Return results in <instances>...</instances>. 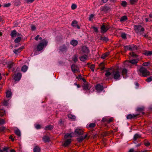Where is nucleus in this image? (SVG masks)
I'll use <instances>...</instances> for the list:
<instances>
[{
    "label": "nucleus",
    "mask_w": 152,
    "mask_h": 152,
    "mask_svg": "<svg viewBox=\"0 0 152 152\" xmlns=\"http://www.w3.org/2000/svg\"><path fill=\"white\" fill-rule=\"evenodd\" d=\"M139 61L138 59H133L129 61H126L124 63V64L126 66H129V67H132V64L136 65Z\"/></svg>",
    "instance_id": "f257e3e1"
},
{
    "label": "nucleus",
    "mask_w": 152,
    "mask_h": 152,
    "mask_svg": "<svg viewBox=\"0 0 152 152\" xmlns=\"http://www.w3.org/2000/svg\"><path fill=\"white\" fill-rule=\"evenodd\" d=\"M48 42L45 39L42 40V41L39 44L37 47V49L38 51L41 50L43 48L44 45L46 46Z\"/></svg>",
    "instance_id": "f03ea898"
},
{
    "label": "nucleus",
    "mask_w": 152,
    "mask_h": 152,
    "mask_svg": "<svg viewBox=\"0 0 152 152\" xmlns=\"http://www.w3.org/2000/svg\"><path fill=\"white\" fill-rule=\"evenodd\" d=\"M139 72L142 74V76L144 77H147L150 75L149 72L143 67H142L140 69Z\"/></svg>",
    "instance_id": "7ed1b4c3"
},
{
    "label": "nucleus",
    "mask_w": 152,
    "mask_h": 152,
    "mask_svg": "<svg viewBox=\"0 0 152 152\" xmlns=\"http://www.w3.org/2000/svg\"><path fill=\"white\" fill-rule=\"evenodd\" d=\"M112 75L113 76L115 80L119 79L120 77V73L117 69L113 70L112 72Z\"/></svg>",
    "instance_id": "20e7f679"
},
{
    "label": "nucleus",
    "mask_w": 152,
    "mask_h": 152,
    "mask_svg": "<svg viewBox=\"0 0 152 152\" xmlns=\"http://www.w3.org/2000/svg\"><path fill=\"white\" fill-rule=\"evenodd\" d=\"M134 29L137 33L143 32L145 30L144 28L142 27L140 25H134Z\"/></svg>",
    "instance_id": "39448f33"
},
{
    "label": "nucleus",
    "mask_w": 152,
    "mask_h": 152,
    "mask_svg": "<svg viewBox=\"0 0 152 152\" xmlns=\"http://www.w3.org/2000/svg\"><path fill=\"white\" fill-rule=\"evenodd\" d=\"M22 75L20 73H18L15 74L13 76V79L15 81H19Z\"/></svg>",
    "instance_id": "423d86ee"
},
{
    "label": "nucleus",
    "mask_w": 152,
    "mask_h": 152,
    "mask_svg": "<svg viewBox=\"0 0 152 152\" xmlns=\"http://www.w3.org/2000/svg\"><path fill=\"white\" fill-rule=\"evenodd\" d=\"M110 28V27L107 25L105 26L104 25H102V26L101 29L102 33H105Z\"/></svg>",
    "instance_id": "0eeeda50"
},
{
    "label": "nucleus",
    "mask_w": 152,
    "mask_h": 152,
    "mask_svg": "<svg viewBox=\"0 0 152 152\" xmlns=\"http://www.w3.org/2000/svg\"><path fill=\"white\" fill-rule=\"evenodd\" d=\"M95 89L98 92H100L102 91L104 88L103 86L100 84H98L96 86Z\"/></svg>",
    "instance_id": "6e6552de"
},
{
    "label": "nucleus",
    "mask_w": 152,
    "mask_h": 152,
    "mask_svg": "<svg viewBox=\"0 0 152 152\" xmlns=\"http://www.w3.org/2000/svg\"><path fill=\"white\" fill-rule=\"evenodd\" d=\"M76 136L82 135L83 133V131L80 129H76L74 132Z\"/></svg>",
    "instance_id": "1a4fd4ad"
},
{
    "label": "nucleus",
    "mask_w": 152,
    "mask_h": 152,
    "mask_svg": "<svg viewBox=\"0 0 152 152\" xmlns=\"http://www.w3.org/2000/svg\"><path fill=\"white\" fill-rule=\"evenodd\" d=\"M71 68L72 71L74 73L79 72V70L77 66L75 64H72L71 66Z\"/></svg>",
    "instance_id": "9d476101"
},
{
    "label": "nucleus",
    "mask_w": 152,
    "mask_h": 152,
    "mask_svg": "<svg viewBox=\"0 0 152 152\" xmlns=\"http://www.w3.org/2000/svg\"><path fill=\"white\" fill-rule=\"evenodd\" d=\"M139 115V114H130L126 116V118L128 119H130L132 118H135L137 116Z\"/></svg>",
    "instance_id": "9b49d317"
},
{
    "label": "nucleus",
    "mask_w": 152,
    "mask_h": 152,
    "mask_svg": "<svg viewBox=\"0 0 152 152\" xmlns=\"http://www.w3.org/2000/svg\"><path fill=\"white\" fill-rule=\"evenodd\" d=\"M82 52L86 55L88 54L89 52V50L88 47L86 46H83L82 48Z\"/></svg>",
    "instance_id": "f8f14e48"
},
{
    "label": "nucleus",
    "mask_w": 152,
    "mask_h": 152,
    "mask_svg": "<svg viewBox=\"0 0 152 152\" xmlns=\"http://www.w3.org/2000/svg\"><path fill=\"white\" fill-rule=\"evenodd\" d=\"M83 87V89L85 90H89L91 88L90 85L88 84H85Z\"/></svg>",
    "instance_id": "ddd939ff"
},
{
    "label": "nucleus",
    "mask_w": 152,
    "mask_h": 152,
    "mask_svg": "<svg viewBox=\"0 0 152 152\" xmlns=\"http://www.w3.org/2000/svg\"><path fill=\"white\" fill-rule=\"evenodd\" d=\"M71 142V139H68L66 140L63 144V146L65 147H67L69 145Z\"/></svg>",
    "instance_id": "4468645a"
},
{
    "label": "nucleus",
    "mask_w": 152,
    "mask_h": 152,
    "mask_svg": "<svg viewBox=\"0 0 152 152\" xmlns=\"http://www.w3.org/2000/svg\"><path fill=\"white\" fill-rule=\"evenodd\" d=\"M130 50L135 51L138 49V47L134 45H130Z\"/></svg>",
    "instance_id": "2eb2a0df"
},
{
    "label": "nucleus",
    "mask_w": 152,
    "mask_h": 152,
    "mask_svg": "<svg viewBox=\"0 0 152 152\" xmlns=\"http://www.w3.org/2000/svg\"><path fill=\"white\" fill-rule=\"evenodd\" d=\"M67 48L66 46L64 45L60 47V50L62 52H66L67 50Z\"/></svg>",
    "instance_id": "dca6fc26"
},
{
    "label": "nucleus",
    "mask_w": 152,
    "mask_h": 152,
    "mask_svg": "<svg viewBox=\"0 0 152 152\" xmlns=\"http://www.w3.org/2000/svg\"><path fill=\"white\" fill-rule=\"evenodd\" d=\"M88 56L87 55H85L82 56L80 58V60L83 61H84L86 60L87 59Z\"/></svg>",
    "instance_id": "f3484780"
},
{
    "label": "nucleus",
    "mask_w": 152,
    "mask_h": 152,
    "mask_svg": "<svg viewBox=\"0 0 152 152\" xmlns=\"http://www.w3.org/2000/svg\"><path fill=\"white\" fill-rule=\"evenodd\" d=\"M10 148L8 147H5L3 148V150H0V151L1 152H10Z\"/></svg>",
    "instance_id": "a211bd4d"
},
{
    "label": "nucleus",
    "mask_w": 152,
    "mask_h": 152,
    "mask_svg": "<svg viewBox=\"0 0 152 152\" xmlns=\"http://www.w3.org/2000/svg\"><path fill=\"white\" fill-rule=\"evenodd\" d=\"M43 141L45 142H48L50 141V138L47 136H44L42 138Z\"/></svg>",
    "instance_id": "6ab92c4d"
},
{
    "label": "nucleus",
    "mask_w": 152,
    "mask_h": 152,
    "mask_svg": "<svg viewBox=\"0 0 152 152\" xmlns=\"http://www.w3.org/2000/svg\"><path fill=\"white\" fill-rule=\"evenodd\" d=\"M10 35L12 38H13V37H15L16 36V31L15 30H14L12 31L10 34Z\"/></svg>",
    "instance_id": "aec40b11"
},
{
    "label": "nucleus",
    "mask_w": 152,
    "mask_h": 152,
    "mask_svg": "<svg viewBox=\"0 0 152 152\" xmlns=\"http://www.w3.org/2000/svg\"><path fill=\"white\" fill-rule=\"evenodd\" d=\"M78 43V41L75 40H73L70 42L71 44L74 46H76L77 44Z\"/></svg>",
    "instance_id": "412c9836"
},
{
    "label": "nucleus",
    "mask_w": 152,
    "mask_h": 152,
    "mask_svg": "<svg viewBox=\"0 0 152 152\" xmlns=\"http://www.w3.org/2000/svg\"><path fill=\"white\" fill-rule=\"evenodd\" d=\"M78 55L77 54H75L74 55L72 58V60L74 61V63H75L78 61Z\"/></svg>",
    "instance_id": "4be33fe9"
},
{
    "label": "nucleus",
    "mask_w": 152,
    "mask_h": 152,
    "mask_svg": "<svg viewBox=\"0 0 152 152\" xmlns=\"http://www.w3.org/2000/svg\"><path fill=\"white\" fill-rule=\"evenodd\" d=\"M23 49V48H20L17 49H15L13 50V52L16 54H18V53H20Z\"/></svg>",
    "instance_id": "5701e85b"
},
{
    "label": "nucleus",
    "mask_w": 152,
    "mask_h": 152,
    "mask_svg": "<svg viewBox=\"0 0 152 152\" xmlns=\"http://www.w3.org/2000/svg\"><path fill=\"white\" fill-rule=\"evenodd\" d=\"M13 65L14 63L10 61L8 62L7 64V67L9 69L12 68Z\"/></svg>",
    "instance_id": "b1692460"
},
{
    "label": "nucleus",
    "mask_w": 152,
    "mask_h": 152,
    "mask_svg": "<svg viewBox=\"0 0 152 152\" xmlns=\"http://www.w3.org/2000/svg\"><path fill=\"white\" fill-rule=\"evenodd\" d=\"M53 128V126L51 125H49L45 127V129L47 130H51Z\"/></svg>",
    "instance_id": "393cba45"
},
{
    "label": "nucleus",
    "mask_w": 152,
    "mask_h": 152,
    "mask_svg": "<svg viewBox=\"0 0 152 152\" xmlns=\"http://www.w3.org/2000/svg\"><path fill=\"white\" fill-rule=\"evenodd\" d=\"M40 148L38 146H36L34 148L33 150L34 152H40Z\"/></svg>",
    "instance_id": "a878e982"
},
{
    "label": "nucleus",
    "mask_w": 152,
    "mask_h": 152,
    "mask_svg": "<svg viewBox=\"0 0 152 152\" xmlns=\"http://www.w3.org/2000/svg\"><path fill=\"white\" fill-rule=\"evenodd\" d=\"M96 126V124L95 123H91L89 125H87V127L88 128H90L92 129L94 128Z\"/></svg>",
    "instance_id": "bb28decb"
},
{
    "label": "nucleus",
    "mask_w": 152,
    "mask_h": 152,
    "mask_svg": "<svg viewBox=\"0 0 152 152\" xmlns=\"http://www.w3.org/2000/svg\"><path fill=\"white\" fill-rule=\"evenodd\" d=\"M68 117L70 119L74 120L76 118V116L75 115H72L71 114H69L68 115Z\"/></svg>",
    "instance_id": "cd10ccee"
},
{
    "label": "nucleus",
    "mask_w": 152,
    "mask_h": 152,
    "mask_svg": "<svg viewBox=\"0 0 152 152\" xmlns=\"http://www.w3.org/2000/svg\"><path fill=\"white\" fill-rule=\"evenodd\" d=\"M109 54V52H107L103 54L101 56V58L104 59L107 57Z\"/></svg>",
    "instance_id": "c85d7f7f"
},
{
    "label": "nucleus",
    "mask_w": 152,
    "mask_h": 152,
    "mask_svg": "<svg viewBox=\"0 0 152 152\" xmlns=\"http://www.w3.org/2000/svg\"><path fill=\"white\" fill-rule=\"evenodd\" d=\"M100 40H103L104 41L107 42L108 41L109 39L107 37L105 36L101 37L100 38Z\"/></svg>",
    "instance_id": "c756f323"
},
{
    "label": "nucleus",
    "mask_w": 152,
    "mask_h": 152,
    "mask_svg": "<svg viewBox=\"0 0 152 152\" xmlns=\"http://www.w3.org/2000/svg\"><path fill=\"white\" fill-rule=\"evenodd\" d=\"M28 68V67L26 65H24L22 67L21 70L22 72H24L27 71Z\"/></svg>",
    "instance_id": "7c9ffc66"
},
{
    "label": "nucleus",
    "mask_w": 152,
    "mask_h": 152,
    "mask_svg": "<svg viewBox=\"0 0 152 152\" xmlns=\"http://www.w3.org/2000/svg\"><path fill=\"white\" fill-rule=\"evenodd\" d=\"M141 137V135L137 134H135L134 137L133 139L135 141L137 139L140 137Z\"/></svg>",
    "instance_id": "2f4dec72"
},
{
    "label": "nucleus",
    "mask_w": 152,
    "mask_h": 152,
    "mask_svg": "<svg viewBox=\"0 0 152 152\" xmlns=\"http://www.w3.org/2000/svg\"><path fill=\"white\" fill-rule=\"evenodd\" d=\"M15 134L18 136L20 137L21 136V133L20 131L18 129L15 130Z\"/></svg>",
    "instance_id": "473e14b6"
},
{
    "label": "nucleus",
    "mask_w": 152,
    "mask_h": 152,
    "mask_svg": "<svg viewBox=\"0 0 152 152\" xmlns=\"http://www.w3.org/2000/svg\"><path fill=\"white\" fill-rule=\"evenodd\" d=\"M127 17L126 16H124L121 18L120 19V21L123 22L124 21L127 20Z\"/></svg>",
    "instance_id": "72a5a7b5"
},
{
    "label": "nucleus",
    "mask_w": 152,
    "mask_h": 152,
    "mask_svg": "<svg viewBox=\"0 0 152 152\" xmlns=\"http://www.w3.org/2000/svg\"><path fill=\"white\" fill-rule=\"evenodd\" d=\"M12 95V93L10 91H7L6 92V97L7 98L10 97Z\"/></svg>",
    "instance_id": "f704fd0d"
},
{
    "label": "nucleus",
    "mask_w": 152,
    "mask_h": 152,
    "mask_svg": "<svg viewBox=\"0 0 152 152\" xmlns=\"http://www.w3.org/2000/svg\"><path fill=\"white\" fill-rule=\"evenodd\" d=\"M21 40V37H18L15 39L14 42L16 43H18L20 42Z\"/></svg>",
    "instance_id": "c9c22d12"
},
{
    "label": "nucleus",
    "mask_w": 152,
    "mask_h": 152,
    "mask_svg": "<svg viewBox=\"0 0 152 152\" xmlns=\"http://www.w3.org/2000/svg\"><path fill=\"white\" fill-rule=\"evenodd\" d=\"M110 69H108L105 71L106 73L105 74V75L106 77H108L111 74V73L109 71V70Z\"/></svg>",
    "instance_id": "e433bc0d"
},
{
    "label": "nucleus",
    "mask_w": 152,
    "mask_h": 152,
    "mask_svg": "<svg viewBox=\"0 0 152 152\" xmlns=\"http://www.w3.org/2000/svg\"><path fill=\"white\" fill-rule=\"evenodd\" d=\"M130 54L131 56L137 58L138 56L135 53H134V52H133L131 53H130Z\"/></svg>",
    "instance_id": "4c0bfd02"
},
{
    "label": "nucleus",
    "mask_w": 152,
    "mask_h": 152,
    "mask_svg": "<svg viewBox=\"0 0 152 152\" xmlns=\"http://www.w3.org/2000/svg\"><path fill=\"white\" fill-rule=\"evenodd\" d=\"M95 66L94 64H92L88 66L89 68L91 69V71L94 72V70Z\"/></svg>",
    "instance_id": "58836bf2"
},
{
    "label": "nucleus",
    "mask_w": 152,
    "mask_h": 152,
    "mask_svg": "<svg viewBox=\"0 0 152 152\" xmlns=\"http://www.w3.org/2000/svg\"><path fill=\"white\" fill-rule=\"evenodd\" d=\"M84 138L82 136L80 137L77 138V140L79 142H81L84 139Z\"/></svg>",
    "instance_id": "ea45409f"
},
{
    "label": "nucleus",
    "mask_w": 152,
    "mask_h": 152,
    "mask_svg": "<svg viewBox=\"0 0 152 152\" xmlns=\"http://www.w3.org/2000/svg\"><path fill=\"white\" fill-rule=\"evenodd\" d=\"M124 49L125 51L128 50H130V45L128 46H124Z\"/></svg>",
    "instance_id": "a19ab883"
},
{
    "label": "nucleus",
    "mask_w": 152,
    "mask_h": 152,
    "mask_svg": "<svg viewBox=\"0 0 152 152\" xmlns=\"http://www.w3.org/2000/svg\"><path fill=\"white\" fill-rule=\"evenodd\" d=\"M145 81L147 82H150L152 81V76H150L148 77L146 80Z\"/></svg>",
    "instance_id": "79ce46f5"
},
{
    "label": "nucleus",
    "mask_w": 152,
    "mask_h": 152,
    "mask_svg": "<svg viewBox=\"0 0 152 152\" xmlns=\"http://www.w3.org/2000/svg\"><path fill=\"white\" fill-rule=\"evenodd\" d=\"M108 121V118L106 117H104L103 118L101 121V122H107Z\"/></svg>",
    "instance_id": "37998d69"
},
{
    "label": "nucleus",
    "mask_w": 152,
    "mask_h": 152,
    "mask_svg": "<svg viewBox=\"0 0 152 152\" xmlns=\"http://www.w3.org/2000/svg\"><path fill=\"white\" fill-rule=\"evenodd\" d=\"M69 137H72V136L71 135V133L66 134L64 136V138L65 139H66Z\"/></svg>",
    "instance_id": "c03bdc74"
},
{
    "label": "nucleus",
    "mask_w": 152,
    "mask_h": 152,
    "mask_svg": "<svg viewBox=\"0 0 152 152\" xmlns=\"http://www.w3.org/2000/svg\"><path fill=\"white\" fill-rule=\"evenodd\" d=\"M127 70L126 69L124 68L123 69V70H122V75H124L126 74L127 73Z\"/></svg>",
    "instance_id": "a18cd8bd"
},
{
    "label": "nucleus",
    "mask_w": 152,
    "mask_h": 152,
    "mask_svg": "<svg viewBox=\"0 0 152 152\" xmlns=\"http://www.w3.org/2000/svg\"><path fill=\"white\" fill-rule=\"evenodd\" d=\"M99 66L101 67V70H103L105 69V67L104 66V64L103 63H102L100 64L99 65Z\"/></svg>",
    "instance_id": "49530a36"
},
{
    "label": "nucleus",
    "mask_w": 152,
    "mask_h": 152,
    "mask_svg": "<svg viewBox=\"0 0 152 152\" xmlns=\"http://www.w3.org/2000/svg\"><path fill=\"white\" fill-rule=\"evenodd\" d=\"M77 24V22L76 20H73L72 22V25L73 27H75L76 24V25Z\"/></svg>",
    "instance_id": "de8ad7c7"
},
{
    "label": "nucleus",
    "mask_w": 152,
    "mask_h": 152,
    "mask_svg": "<svg viewBox=\"0 0 152 152\" xmlns=\"http://www.w3.org/2000/svg\"><path fill=\"white\" fill-rule=\"evenodd\" d=\"M121 5L123 7H125L127 5V2L125 1H123L121 3Z\"/></svg>",
    "instance_id": "09e8293b"
},
{
    "label": "nucleus",
    "mask_w": 152,
    "mask_h": 152,
    "mask_svg": "<svg viewBox=\"0 0 152 152\" xmlns=\"http://www.w3.org/2000/svg\"><path fill=\"white\" fill-rule=\"evenodd\" d=\"M144 107H138L137 109V111H142L144 110Z\"/></svg>",
    "instance_id": "8fccbe9b"
},
{
    "label": "nucleus",
    "mask_w": 152,
    "mask_h": 152,
    "mask_svg": "<svg viewBox=\"0 0 152 152\" xmlns=\"http://www.w3.org/2000/svg\"><path fill=\"white\" fill-rule=\"evenodd\" d=\"M5 129L6 128L5 127L2 126L0 127V132H4Z\"/></svg>",
    "instance_id": "3c124183"
},
{
    "label": "nucleus",
    "mask_w": 152,
    "mask_h": 152,
    "mask_svg": "<svg viewBox=\"0 0 152 152\" xmlns=\"http://www.w3.org/2000/svg\"><path fill=\"white\" fill-rule=\"evenodd\" d=\"M5 114V111L2 110H0V116H2Z\"/></svg>",
    "instance_id": "603ef678"
},
{
    "label": "nucleus",
    "mask_w": 152,
    "mask_h": 152,
    "mask_svg": "<svg viewBox=\"0 0 152 152\" xmlns=\"http://www.w3.org/2000/svg\"><path fill=\"white\" fill-rule=\"evenodd\" d=\"M94 17V15L93 14H91L89 16V20L90 21H91Z\"/></svg>",
    "instance_id": "864d4df0"
},
{
    "label": "nucleus",
    "mask_w": 152,
    "mask_h": 152,
    "mask_svg": "<svg viewBox=\"0 0 152 152\" xmlns=\"http://www.w3.org/2000/svg\"><path fill=\"white\" fill-rule=\"evenodd\" d=\"M77 7L76 5L75 4H73L71 6V8L72 10L75 9Z\"/></svg>",
    "instance_id": "5fc2aeb1"
},
{
    "label": "nucleus",
    "mask_w": 152,
    "mask_h": 152,
    "mask_svg": "<svg viewBox=\"0 0 152 152\" xmlns=\"http://www.w3.org/2000/svg\"><path fill=\"white\" fill-rule=\"evenodd\" d=\"M121 36L123 39H126V34L124 33H123L121 34Z\"/></svg>",
    "instance_id": "6e6d98bb"
},
{
    "label": "nucleus",
    "mask_w": 152,
    "mask_h": 152,
    "mask_svg": "<svg viewBox=\"0 0 152 152\" xmlns=\"http://www.w3.org/2000/svg\"><path fill=\"white\" fill-rule=\"evenodd\" d=\"M5 123V121L3 119H0V124H3Z\"/></svg>",
    "instance_id": "4d7b16f0"
},
{
    "label": "nucleus",
    "mask_w": 152,
    "mask_h": 152,
    "mask_svg": "<svg viewBox=\"0 0 152 152\" xmlns=\"http://www.w3.org/2000/svg\"><path fill=\"white\" fill-rule=\"evenodd\" d=\"M31 30L33 31H34L36 29V27L35 26L33 25H31Z\"/></svg>",
    "instance_id": "13d9d810"
},
{
    "label": "nucleus",
    "mask_w": 152,
    "mask_h": 152,
    "mask_svg": "<svg viewBox=\"0 0 152 152\" xmlns=\"http://www.w3.org/2000/svg\"><path fill=\"white\" fill-rule=\"evenodd\" d=\"M137 1V0H130V2L131 4L135 3Z\"/></svg>",
    "instance_id": "bf43d9fd"
},
{
    "label": "nucleus",
    "mask_w": 152,
    "mask_h": 152,
    "mask_svg": "<svg viewBox=\"0 0 152 152\" xmlns=\"http://www.w3.org/2000/svg\"><path fill=\"white\" fill-rule=\"evenodd\" d=\"M149 63L148 62H145L143 63L142 65L144 66H147L149 65Z\"/></svg>",
    "instance_id": "052dcab7"
},
{
    "label": "nucleus",
    "mask_w": 152,
    "mask_h": 152,
    "mask_svg": "<svg viewBox=\"0 0 152 152\" xmlns=\"http://www.w3.org/2000/svg\"><path fill=\"white\" fill-rule=\"evenodd\" d=\"M113 120V118H111L109 119H108V121H107V123H110V122H112Z\"/></svg>",
    "instance_id": "680f3d73"
},
{
    "label": "nucleus",
    "mask_w": 152,
    "mask_h": 152,
    "mask_svg": "<svg viewBox=\"0 0 152 152\" xmlns=\"http://www.w3.org/2000/svg\"><path fill=\"white\" fill-rule=\"evenodd\" d=\"M35 127L37 129H39L41 128V126L39 124L36 125Z\"/></svg>",
    "instance_id": "e2e57ef3"
},
{
    "label": "nucleus",
    "mask_w": 152,
    "mask_h": 152,
    "mask_svg": "<svg viewBox=\"0 0 152 152\" xmlns=\"http://www.w3.org/2000/svg\"><path fill=\"white\" fill-rule=\"evenodd\" d=\"M3 104L4 105L7 106L8 104V102L7 101L4 100L3 102Z\"/></svg>",
    "instance_id": "0e129e2a"
},
{
    "label": "nucleus",
    "mask_w": 152,
    "mask_h": 152,
    "mask_svg": "<svg viewBox=\"0 0 152 152\" xmlns=\"http://www.w3.org/2000/svg\"><path fill=\"white\" fill-rule=\"evenodd\" d=\"M10 3H8L7 4H4L3 5V6L4 7H8L10 6Z\"/></svg>",
    "instance_id": "69168bd1"
},
{
    "label": "nucleus",
    "mask_w": 152,
    "mask_h": 152,
    "mask_svg": "<svg viewBox=\"0 0 152 152\" xmlns=\"http://www.w3.org/2000/svg\"><path fill=\"white\" fill-rule=\"evenodd\" d=\"M144 54L147 56H148V51H145L144 52Z\"/></svg>",
    "instance_id": "338daca9"
},
{
    "label": "nucleus",
    "mask_w": 152,
    "mask_h": 152,
    "mask_svg": "<svg viewBox=\"0 0 152 152\" xmlns=\"http://www.w3.org/2000/svg\"><path fill=\"white\" fill-rule=\"evenodd\" d=\"M76 78L78 79L79 80H81L83 77L81 75H78V77H77Z\"/></svg>",
    "instance_id": "774afa93"
}]
</instances>
